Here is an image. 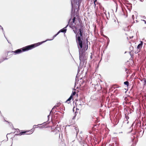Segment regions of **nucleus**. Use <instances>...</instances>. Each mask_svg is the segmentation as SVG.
Instances as JSON below:
<instances>
[{
  "label": "nucleus",
  "instance_id": "22",
  "mask_svg": "<svg viewBox=\"0 0 146 146\" xmlns=\"http://www.w3.org/2000/svg\"><path fill=\"white\" fill-rule=\"evenodd\" d=\"M0 28H1L2 29V30H3V28H2V27H0Z\"/></svg>",
  "mask_w": 146,
  "mask_h": 146
},
{
  "label": "nucleus",
  "instance_id": "14",
  "mask_svg": "<svg viewBox=\"0 0 146 146\" xmlns=\"http://www.w3.org/2000/svg\"><path fill=\"white\" fill-rule=\"evenodd\" d=\"M72 129H74L75 130L74 131V132H77L78 131V130L76 129V128L75 127H74V126L72 127Z\"/></svg>",
  "mask_w": 146,
  "mask_h": 146
},
{
  "label": "nucleus",
  "instance_id": "13",
  "mask_svg": "<svg viewBox=\"0 0 146 146\" xmlns=\"http://www.w3.org/2000/svg\"><path fill=\"white\" fill-rule=\"evenodd\" d=\"M140 22L143 24H145L146 23V21L144 20H141Z\"/></svg>",
  "mask_w": 146,
  "mask_h": 146
},
{
  "label": "nucleus",
  "instance_id": "4",
  "mask_svg": "<svg viewBox=\"0 0 146 146\" xmlns=\"http://www.w3.org/2000/svg\"><path fill=\"white\" fill-rule=\"evenodd\" d=\"M87 57L85 56V55L83 53V52L80 54L79 59L80 62L84 63L86 61V60H87Z\"/></svg>",
  "mask_w": 146,
  "mask_h": 146
},
{
  "label": "nucleus",
  "instance_id": "8",
  "mask_svg": "<svg viewBox=\"0 0 146 146\" xmlns=\"http://www.w3.org/2000/svg\"><path fill=\"white\" fill-rule=\"evenodd\" d=\"M83 0H74V2L75 5V6H76V5L78 6V7H79L81 3Z\"/></svg>",
  "mask_w": 146,
  "mask_h": 146
},
{
  "label": "nucleus",
  "instance_id": "19",
  "mask_svg": "<svg viewBox=\"0 0 146 146\" xmlns=\"http://www.w3.org/2000/svg\"><path fill=\"white\" fill-rule=\"evenodd\" d=\"M97 0H95L94 1V7H96V3L97 2Z\"/></svg>",
  "mask_w": 146,
  "mask_h": 146
},
{
  "label": "nucleus",
  "instance_id": "15",
  "mask_svg": "<svg viewBox=\"0 0 146 146\" xmlns=\"http://www.w3.org/2000/svg\"><path fill=\"white\" fill-rule=\"evenodd\" d=\"M124 84L127 86H128L129 85V82L128 81H126L124 82Z\"/></svg>",
  "mask_w": 146,
  "mask_h": 146
},
{
  "label": "nucleus",
  "instance_id": "12",
  "mask_svg": "<svg viewBox=\"0 0 146 146\" xmlns=\"http://www.w3.org/2000/svg\"><path fill=\"white\" fill-rule=\"evenodd\" d=\"M27 131V130L26 131ZM28 131H30L27 133H26L24 134H30L32 133L33 132V130H32V129L31 130H29Z\"/></svg>",
  "mask_w": 146,
  "mask_h": 146
},
{
  "label": "nucleus",
  "instance_id": "23",
  "mask_svg": "<svg viewBox=\"0 0 146 146\" xmlns=\"http://www.w3.org/2000/svg\"><path fill=\"white\" fill-rule=\"evenodd\" d=\"M72 7H73V4L72 3Z\"/></svg>",
  "mask_w": 146,
  "mask_h": 146
},
{
  "label": "nucleus",
  "instance_id": "24",
  "mask_svg": "<svg viewBox=\"0 0 146 146\" xmlns=\"http://www.w3.org/2000/svg\"><path fill=\"white\" fill-rule=\"evenodd\" d=\"M68 25H67V26L65 28H66L67 27V26H68Z\"/></svg>",
  "mask_w": 146,
  "mask_h": 146
},
{
  "label": "nucleus",
  "instance_id": "26",
  "mask_svg": "<svg viewBox=\"0 0 146 146\" xmlns=\"http://www.w3.org/2000/svg\"><path fill=\"white\" fill-rule=\"evenodd\" d=\"M145 19H146V17L145 18Z\"/></svg>",
  "mask_w": 146,
  "mask_h": 146
},
{
  "label": "nucleus",
  "instance_id": "6",
  "mask_svg": "<svg viewBox=\"0 0 146 146\" xmlns=\"http://www.w3.org/2000/svg\"><path fill=\"white\" fill-rule=\"evenodd\" d=\"M143 42L142 41L141 42V43L139 44L137 46V50L135 51V53H137L141 50L143 46Z\"/></svg>",
  "mask_w": 146,
  "mask_h": 146
},
{
  "label": "nucleus",
  "instance_id": "7",
  "mask_svg": "<svg viewBox=\"0 0 146 146\" xmlns=\"http://www.w3.org/2000/svg\"><path fill=\"white\" fill-rule=\"evenodd\" d=\"M111 25L114 26H115L116 25H119V23L115 19H112L111 21Z\"/></svg>",
  "mask_w": 146,
  "mask_h": 146
},
{
  "label": "nucleus",
  "instance_id": "17",
  "mask_svg": "<svg viewBox=\"0 0 146 146\" xmlns=\"http://www.w3.org/2000/svg\"><path fill=\"white\" fill-rule=\"evenodd\" d=\"M144 85L145 86L146 85V79H144Z\"/></svg>",
  "mask_w": 146,
  "mask_h": 146
},
{
  "label": "nucleus",
  "instance_id": "16",
  "mask_svg": "<svg viewBox=\"0 0 146 146\" xmlns=\"http://www.w3.org/2000/svg\"><path fill=\"white\" fill-rule=\"evenodd\" d=\"M76 94V92L74 91V92H73L71 94V96H72V97H73V96L75 95Z\"/></svg>",
  "mask_w": 146,
  "mask_h": 146
},
{
  "label": "nucleus",
  "instance_id": "21",
  "mask_svg": "<svg viewBox=\"0 0 146 146\" xmlns=\"http://www.w3.org/2000/svg\"><path fill=\"white\" fill-rule=\"evenodd\" d=\"M36 125H34L33 126V128H36Z\"/></svg>",
  "mask_w": 146,
  "mask_h": 146
},
{
  "label": "nucleus",
  "instance_id": "2",
  "mask_svg": "<svg viewBox=\"0 0 146 146\" xmlns=\"http://www.w3.org/2000/svg\"><path fill=\"white\" fill-rule=\"evenodd\" d=\"M46 41H43L41 42H39L31 45L27 46L22 48L16 50L15 51H9L8 52V53H15L16 54H19L22 52H25L28 50H31L35 47H37L42 44L43 42H46Z\"/></svg>",
  "mask_w": 146,
  "mask_h": 146
},
{
  "label": "nucleus",
  "instance_id": "25",
  "mask_svg": "<svg viewBox=\"0 0 146 146\" xmlns=\"http://www.w3.org/2000/svg\"><path fill=\"white\" fill-rule=\"evenodd\" d=\"M43 126H41V127H42V128H43L44 127H43Z\"/></svg>",
  "mask_w": 146,
  "mask_h": 146
},
{
  "label": "nucleus",
  "instance_id": "10",
  "mask_svg": "<svg viewBox=\"0 0 146 146\" xmlns=\"http://www.w3.org/2000/svg\"><path fill=\"white\" fill-rule=\"evenodd\" d=\"M98 4H99V8L100 9V12L101 13H105L106 11L104 10V8L101 5L100 3H97Z\"/></svg>",
  "mask_w": 146,
  "mask_h": 146
},
{
  "label": "nucleus",
  "instance_id": "20",
  "mask_svg": "<svg viewBox=\"0 0 146 146\" xmlns=\"http://www.w3.org/2000/svg\"><path fill=\"white\" fill-rule=\"evenodd\" d=\"M56 133L58 134L59 136L60 137V133L59 130H57Z\"/></svg>",
  "mask_w": 146,
  "mask_h": 146
},
{
  "label": "nucleus",
  "instance_id": "1",
  "mask_svg": "<svg viewBox=\"0 0 146 146\" xmlns=\"http://www.w3.org/2000/svg\"><path fill=\"white\" fill-rule=\"evenodd\" d=\"M68 23L69 27L73 30L76 34L77 33V29L79 27V26L80 28V29H82V24L78 15L74 14L73 16H72L69 20Z\"/></svg>",
  "mask_w": 146,
  "mask_h": 146
},
{
  "label": "nucleus",
  "instance_id": "18",
  "mask_svg": "<svg viewBox=\"0 0 146 146\" xmlns=\"http://www.w3.org/2000/svg\"><path fill=\"white\" fill-rule=\"evenodd\" d=\"M57 107V106L56 105H55V106H54L53 107V108H52V111L53 110H54V109H56V108Z\"/></svg>",
  "mask_w": 146,
  "mask_h": 146
},
{
  "label": "nucleus",
  "instance_id": "9",
  "mask_svg": "<svg viewBox=\"0 0 146 146\" xmlns=\"http://www.w3.org/2000/svg\"><path fill=\"white\" fill-rule=\"evenodd\" d=\"M66 30H67L66 29H64V28L62 29H61L59 32H58V33L56 34L54 36L53 38L52 39H53L54 38V37H55L57 35H58L60 32H62V33H66Z\"/></svg>",
  "mask_w": 146,
  "mask_h": 146
},
{
  "label": "nucleus",
  "instance_id": "5",
  "mask_svg": "<svg viewBox=\"0 0 146 146\" xmlns=\"http://www.w3.org/2000/svg\"><path fill=\"white\" fill-rule=\"evenodd\" d=\"M15 131L14 133H15V135H24L26 133L29 132V131H21L20 130L18 129H15Z\"/></svg>",
  "mask_w": 146,
  "mask_h": 146
},
{
  "label": "nucleus",
  "instance_id": "11",
  "mask_svg": "<svg viewBox=\"0 0 146 146\" xmlns=\"http://www.w3.org/2000/svg\"><path fill=\"white\" fill-rule=\"evenodd\" d=\"M74 100V98L73 97H72V96H70L69 98L66 101V102L68 104L70 103V100Z\"/></svg>",
  "mask_w": 146,
  "mask_h": 146
},
{
  "label": "nucleus",
  "instance_id": "3",
  "mask_svg": "<svg viewBox=\"0 0 146 146\" xmlns=\"http://www.w3.org/2000/svg\"><path fill=\"white\" fill-rule=\"evenodd\" d=\"M76 34V42L77 44L78 47L79 48H80L81 49L83 47L82 42L81 39V38L82 36V29H79V32Z\"/></svg>",
  "mask_w": 146,
  "mask_h": 146
}]
</instances>
